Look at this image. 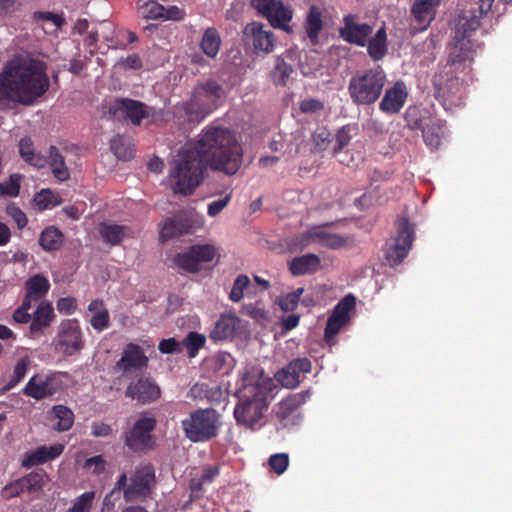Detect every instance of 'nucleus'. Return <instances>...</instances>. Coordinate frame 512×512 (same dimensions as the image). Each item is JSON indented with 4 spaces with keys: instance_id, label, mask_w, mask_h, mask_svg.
Returning a JSON list of instances; mask_svg holds the SVG:
<instances>
[{
    "instance_id": "nucleus-1",
    "label": "nucleus",
    "mask_w": 512,
    "mask_h": 512,
    "mask_svg": "<svg viewBox=\"0 0 512 512\" xmlns=\"http://www.w3.org/2000/svg\"><path fill=\"white\" fill-rule=\"evenodd\" d=\"M50 87L47 64L29 55L16 54L0 71V111L12 105H34Z\"/></svg>"
},
{
    "instance_id": "nucleus-2",
    "label": "nucleus",
    "mask_w": 512,
    "mask_h": 512,
    "mask_svg": "<svg viewBox=\"0 0 512 512\" xmlns=\"http://www.w3.org/2000/svg\"><path fill=\"white\" fill-rule=\"evenodd\" d=\"M242 152L228 128L208 126L197 141L188 142L182 148L181 160H239Z\"/></svg>"
},
{
    "instance_id": "nucleus-3",
    "label": "nucleus",
    "mask_w": 512,
    "mask_h": 512,
    "mask_svg": "<svg viewBox=\"0 0 512 512\" xmlns=\"http://www.w3.org/2000/svg\"><path fill=\"white\" fill-rule=\"evenodd\" d=\"M208 168L214 173L233 176L240 165L238 162H176L169 174V185L174 194L192 195L203 182Z\"/></svg>"
},
{
    "instance_id": "nucleus-4",
    "label": "nucleus",
    "mask_w": 512,
    "mask_h": 512,
    "mask_svg": "<svg viewBox=\"0 0 512 512\" xmlns=\"http://www.w3.org/2000/svg\"><path fill=\"white\" fill-rule=\"evenodd\" d=\"M244 382L239 402L234 409V417L237 423L252 427L262 418L263 411L267 409L268 395L274 384L270 378H262L255 383L245 379Z\"/></svg>"
},
{
    "instance_id": "nucleus-5",
    "label": "nucleus",
    "mask_w": 512,
    "mask_h": 512,
    "mask_svg": "<svg viewBox=\"0 0 512 512\" xmlns=\"http://www.w3.org/2000/svg\"><path fill=\"white\" fill-rule=\"evenodd\" d=\"M223 94V87L219 83L207 80L194 88L189 101L177 104L175 111H183L189 121L200 123L219 107Z\"/></svg>"
},
{
    "instance_id": "nucleus-6",
    "label": "nucleus",
    "mask_w": 512,
    "mask_h": 512,
    "mask_svg": "<svg viewBox=\"0 0 512 512\" xmlns=\"http://www.w3.org/2000/svg\"><path fill=\"white\" fill-rule=\"evenodd\" d=\"M386 82V73L380 66L356 72L347 88L352 103L356 106L373 105L380 98Z\"/></svg>"
},
{
    "instance_id": "nucleus-7",
    "label": "nucleus",
    "mask_w": 512,
    "mask_h": 512,
    "mask_svg": "<svg viewBox=\"0 0 512 512\" xmlns=\"http://www.w3.org/2000/svg\"><path fill=\"white\" fill-rule=\"evenodd\" d=\"M222 426V415L214 408H197L181 421L185 437L193 443L217 438Z\"/></svg>"
},
{
    "instance_id": "nucleus-8",
    "label": "nucleus",
    "mask_w": 512,
    "mask_h": 512,
    "mask_svg": "<svg viewBox=\"0 0 512 512\" xmlns=\"http://www.w3.org/2000/svg\"><path fill=\"white\" fill-rule=\"evenodd\" d=\"M396 235L386 241L384 257L390 267L403 262L412 248L415 236V224L406 215H401L395 221Z\"/></svg>"
},
{
    "instance_id": "nucleus-9",
    "label": "nucleus",
    "mask_w": 512,
    "mask_h": 512,
    "mask_svg": "<svg viewBox=\"0 0 512 512\" xmlns=\"http://www.w3.org/2000/svg\"><path fill=\"white\" fill-rule=\"evenodd\" d=\"M446 68L436 72L433 77L435 98L444 106H459L464 96L463 84L451 69Z\"/></svg>"
},
{
    "instance_id": "nucleus-10",
    "label": "nucleus",
    "mask_w": 512,
    "mask_h": 512,
    "mask_svg": "<svg viewBox=\"0 0 512 512\" xmlns=\"http://www.w3.org/2000/svg\"><path fill=\"white\" fill-rule=\"evenodd\" d=\"M251 5L273 28L291 31L289 23L293 18V10L282 0H251Z\"/></svg>"
},
{
    "instance_id": "nucleus-11",
    "label": "nucleus",
    "mask_w": 512,
    "mask_h": 512,
    "mask_svg": "<svg viewBox=\"0 0 512 512\" xmlns=\"http://www.w3.org/2000/svg\"><path fill=\"white\" fill-rule=\"evenodd\" d=\"M53 345L55 350L64 356H72L80 352L84 348V341L78 321L75 319L62 321Z\"/></svg>"
},
{
    "instance_id": "nucleus-12",
    "label": "nucleus",
    "mask_w": 512,
    "mask_h": 512,
    "mask_svg": "<svg viewBox=\"0 0 512 512\" xmlns=\"http://www.w3.org/2000/svg\"><path fill=\"white\" fill-rule=\"evenodd\" d=\"M156 427L154 417H141L125 432V445L132 452H146L153 448L152 431Z\"/></svg>"
},
{
    "instance_id": "nucleus-13",
    "label": "nucleus",
    "mask_w": 512,
    "mask_h": 512,
    "mask_svg": "<svg viewBox=\"0 0 512 512\" xmlns=\"http://www.w3.org/2000/svg\"><path fill=\"white\" fill-rule=\"evenodd\" d=\"M215 255L216 249L213 245H192L187 251L177 254L174 263L187 272L196 273L200 270L202 263L211 262Z\"/></svg>"
},
{
    "instance_id": "nucleus-14",
    "label": "nucleus",
    "mask_w": 512,
    "mask_h": 512,
    "mask_svg": "<svg viewBox=\"0 0 512 512\" xmlns=\"http://www.w3.org/2000/svg\"><path fill=\"white\" fill-rule=\"evenodd\" d=\"M154 482L155 471L152 465L138 467L130 478V484L124 489L125 500L132 501L138 497L148 496Z\"/></svg>"
},
{
    "instance_id": "nucleus-15",
    "label": "nucleus",
    "mask_w": 512,
    "mask_h": 512,
    "mask_svg": "<svg viewBox=\"0 0 512 512\" xmlns=\"http://www.w3.org/2000/svg\"><path fill=\"white\" fill-rule=\"evenodd\" d=\"M125 396L141 404H150L160 398L161 389L152 377L141 375L128 384Z\"/></svg>"
},
{
    "instance_id": "nucleus-16",
    "label": "nucleus",
    "mask_w": 512,
    "mask_h": 512,
    "mask_svg": "<svg viewBox=\"0 0 512 512\" xmlns=\"http://www.w3.org/2000/svg\"><path fill=\"white\" fill-rule=\"evenodd\" d=\"M357 16L348 14L343 17V26L339 28L340 37L347 43L365 47L372 35L373 27L368 23H358Z\"/></svg>"
},
{
    "instance_id": "nucleus-17",
    "label": "nucleus",
    "mask_w": 512,
    "mask_h": 512,
    "mask_svg": "<svg viewBox=\"0 0 512 512\" xmlns=\"http://www.w3.org/2000/svg\"><path fill=\"white\" fill-rule=\"evenodd\" d=\"M148 363L149 358L144 349L135 343H128L123 349L121 358L116 362L115 368L127 377L133 371L146 369Z\"/></svg>"
},
{
    "instance_id": "nucleus-18",
    "label": "nucleus",
    "mask_w": 512,
    "mask_h": 512,
    "mask_svg": "<svg viewBox=\"0 0 512 512\" xmlns=\"http://www.w3.org/2000/svg\"><path fill=\"white\" fill-rule=\"evenodd\" d=\"M312 362L307 357L295 358L275 375L277 381L286 388H296L301 383V375L310 373Z\"/></svg>"
},
{
    "instance_id": "nucleus-19",
    "label": "nucleus",
    "mask_w": 512,
    "mask_h": 512,
    "mask_svg": "<svg viewBox=\"0 0 512 512\" xmlns=\"http://www.w3.org/2000/svg\"><path fill=\"white\" fill-rule=\"evenodd\" d=\"M109 112L113 117L128 119L134 125H140L141 121L149 116L144 103L129 98L115 100Z\"/></svg>"
},
{
    "instance_id": "nucleus-20",
    "label": "nucleus",
    "mask_w": 512,
    "mask_h": 512,
    "mask_svg": "<svg viewBox=\"0 0 512 512\" xmlns=\"http://www.w3.org/2000/svg\"><path fill=\"white\" fill-rule=\"evenodd\" d=\"M441 0H416L411 7V15L416 26H410L411 34L415 35L419 32L427 30L431 22L435 19L437 8L440 6Z\"/></svg>"
},
{
    "instance_id": "nucleus-21",
    "label": "nucleus",
    "mask_w": 512,
    "mask_h": 512,
    "mask_svg": "<svg viewBox=\"0 0 512 512\" xmlns=\"http://www.w3.org/2000/svg\"><path fill=\"white\" fill-rule=\"evenodd\" d=\"M333 223H326L321 226H315L304 234L302 239L306 243H318L323 247L337 250L347 246L350 238L337 233H330L326 231V227L331 226Z\"/></svg>"
},
{
    "instance_id": "nucleus-22",
    "label": "nucleus",
    "mask_w": 512,
    "mask_h": 512,
    "mask_svg": "<svg viewBox=\"0 0 512 512\" xmlns=\"http://www.w3.org/2000/svg\"><path fill=\"white\" fill-rule=\"evenodd\" d=\"M60 389L54 374H36L30 378L24 388V394L36 400L52 396Z\"/></svg>"
},
{
    "instance_id": "nucleus-23",
    "label": "nucleus",
    "mask_w": 512,
    "mask_h": 512,
    "mask_svg": "<svg viewBox=\"0 0 512 512\" xmlns=\"http://www.w3.org/2000/svg\"><path fill=\"white\" fill-rule=\"evenodd\" d=\"M244 36L256 53H271L274 49V34L270 30H265L262 23L248 24L244 29Z\"/></svg>"
},
{
    "instance_id": "nucleus-24",
    "label": "nucleus",
    "mask_w": 512,
    "mask_h": 512,
    "mask_svg": "<svg viewBox=\"0 0 512 512\" xmlns=\"http://www.w3.org/2000/svg\"><path fill=\"white\" fill-rule=\"evenodd\" d=\"M408 93L403 81H397L386 89L383 98L379 103V109L385 114H396L404 106Z\"/></svg>"
},
{
    "instance_id": "nucleus-25",
    "label": "nucleus",
    "mask_w": 512,
    "mask_h": 512,
    "mask_svg": "<svg viewBox=\"0 0 512 512\" xmlns=\"http://www.w3.org/2000/svg\"><path fill=\"white\" fill-rule=\"evenodd\" d=\"M193 228L191 216L186 212H180L165 220L160 229L161 241H167L174 237L190 233Z\"/></svg>"
},
{
    "instance_id": "nucleus-26",
    "label": "nucleus",
    "mask_w": 512,
    "mask_h": 512,
    "mask_svg": "<svg viewBox=\"0 0 512 512\" xmlns=\"http://www.w3.org/2000/svg\"><path fill=\"white\" fill-rule=\"evenodd\" d=\"M64 449L65 446L61 443L51 446H40L35 450L25 453L21 465L24 468H31L44 464L59 457L63 453Z\"/></svg>"
},
{
    "instance_id": "nucleus-27",
    "label": "nucleus",
    "mask_w": 512,
    "mask_h": 512,
    "mask_svg": "<svg viewBox=\"0 0 512 512\" xmlns=\"http://www.w3.org/2000/svg\"><path fill=\"white\" fill-rule=\"evenodd\" d=\"M240 319L232 314H223L215 322L209 333V338L214 342L232 339L239 329Z\"/></svg>"
},
{
    "instance_id": "nucleus-28",
    "label": "nucleus",
    "mask_w": 512,
    "mask_h": 512,
    "mask_svg": "<svg viewBox=\"0 0 512 512\" xmlns=\"http://www.w3.org/2000/svg\"><path fill=\"white\" fill-rule=\"evenodd\" d=\"M304 398L300 394H293L283 399L277 406L275 415L284 427L294 425L298 419V408Z\"/></svg>"
},
{
    "instance_id": "nucleus-29",
    "label": "nucleus",
    "mask_w": 512,
    "mask_h": 512,
    "mask_svg": "<svg viewBox=\"0 0 512 512\" xmlns=\"http://www.w3.org/2000/svg\"><path fill=\"white\" fill-rule=\"evenodd\" d=\"M454 43L450 49L448 65H456L466 61H473L475 44L470 38L454 35Z\"/></svg>"
},
{
    "instance_id": "nucleus-30",
    "label": "nucleus",
    "mask_w": 512,
    "mask_h": 512,
    "mask_svg": "<svg viewBox=\"0 0 512 512\" xmlns=\"http://www.w3.org/2000/svg\"><path fill=\"white\" fill-rule=\"evenodd\" d=\"M322 18V9L317 5L310 6L303 27L312 45L318 44L319 35L324 27Z\"/></svg>"
},
{
    "instance_id": "nucleus-31",
    "label": "nucleus",
    "mask_w": 512,
    "mask_h": 512,
    "mask_svg": "<svg viewBox=\"0 0 512 512\" xmlns=\"http://www.w3.org/2000/svg\"><path fill=\"white\" fill-rule=\"evenodd\" d=\"M288 265L289 271L293 276L314 274L320 268V258L316 254L308 253L294 257Z\"/></svg>"
},
{
    "instance_id": "nucleus-32",
    "label": "nucleus",
    "mask_w": 512,
    "mask_h": 512,
    "mask_svg": "<svg viewBox=\"0 0 512 512\" xmlns=\"http://www.w3.org/2000/svg\"><path fill=\"white\" fill-rule=\"evenodd\" d=\"M54 317V309L51 303L41 302L31 318L30 333L35 335L43 332L45 328L50 326Z\"/></svg>"
},
{
    "instance_id": "nucleus-33",
    "label": "nucleus",
    "mask_w": 512,
    "mask_h": 512,
    "mask_svg": "<svg viewBox=\"0 0 512 512\" xmlns=\"http://www.w3.org/2000/svg\"><path fill=\"white\" fill-rule=\"evenodd\" d=\"M367 53L369 57L377 62L382 60L388 53V40L385 26H381L374 36L367 39Z\"/></svg>"
},
{
    "instance_id": "nucleus-34",
    "label": "nucleus",
    "mask_w": 512,
    "mask_h": 512,
    "mask_svg": "<svg viewBox=\"0 0 512 512\" xmlns=\"http://www.w3.org/2000/svg\"><path fill=\"white\" fill-rule=\"evenodd\" d=\"M423 139L425 144L431 150L440 148L443 139L447 136V126L442 120L431 121L425 128H423Z\"/></svg>"
},
{
    "instance_id": "nucleus-35",
    "label": "nucleus",
    "mask_w": 512,
    "mask_h": 512,
    "mask_svg": "<svg viewBox=\"0 0 512 512\" xmlns=\"http://www.w3.org/2000/svg\"><path fill=\"white\" fill-rule=\"evenodd\" d=\"M64 243V234L56 226H47L39 236V245L46 252L58 251Z\"/></svg>"
},
{
    "instance_id": "nucleus-36",
    "label": "nucleus",
    "mask_w": 512,
    "mask_h": 512,
    "mask_svg": "<svg viewBox=\"0 0 512 512\" xmlns=\"http://www.w3.org/2000/svg\"><path fill=\"white\" fill-rule=\"evenodd\" d=\"M481 16L476 9L466 11L459 19L455 29V35L458 37L470 38L471 33L475 32L481 25Z\"/></svg>"
},
{
    "instance_id": "nucleus-37",
    "label": "nucleus",
    "mask_w": 512,
    "mask_h": 512,
    "mask_svg": "<svg viewBox=\"0 0 512 512\" xmlns=\"http://www.w3.org/2000/svg\"><path fill=\"white\" fill-rule=\"evenodd\" d=\"M99 233L104 242L111 245H118L124 237L130 236L131 230L127 226L112 223H102Z\"/></svg>"
},
{
    "instance_id": "nucleus-38",
    "label": "nucleus",
    "mask_w": 512,
    "mask_h": 512,
    "mask_svg": "<svg viewBox=\"0 0 512 512\" xmlns=\"http://www.w3.org/2000/svg\"><path fill=\"white\" fill-rule=\"evenodd\" d=\"M88 310L92 314L90 324L95 330L103 331L109 327V313L103 301L98 299L91 301Z\"/></svg>"
},
{
    "instance_id": "nucleus-39",
    "label": "nucleus",
    "mask_w": 512,
    "mask_h": 512,
    "mask_svg": "<svg viewBox=\"0 0 512 512\" xmlns=\"http://www.w3.org/2000/svg\"><path fill=\"white\" fill-rule=\"evenodd\" d=\"M110 148L117 160H131L135 157L134 145L129 137L116 135L111 139Z\"/></svg>"
},
{
    "instance_id": "nucleus-40",
    "label": "nucleus",
    "mask_w": 512,
    "mask_h": 512,
    "mask_svg": "<svg viewBox=\"0 0 512 512\" xmlns=\"http://www.w3.org/2000/svg\"><path fill=\"white\" fill-rule=\"evenodd\" d=\"M334 143L333 135L327 127L321 126L315 129L311 135V150L313 152L331 151Z\"/></svg>"
},
{
    "instance_id": "nucleus-41",
    "label": "nucleus",
    "mask_w": 512,
    "mask_h": 512,
    "mask_svg": "<svg viewBox=\"0 0 512 512\" xmlns=\"http://www.w3.org/2000/svg\"><path fill=\"white\" fill-rule=\"evenodd\" d=\"M25 289L26 292L29 293L30 298L40 300L48 293L50 289V282L44 275L36 274L27 279L25 282Z\"/></svg>"
},
{
    "instance_id": "nucleus-42",
    "label": "nucleus",
    "mask_w": 512,
    "mask_h": 512,
    "mask_svg": "<svg viewBox=\"0 0 512 512\" xmlns=\"http://www.w3.org/2000/svg\"><path fill=\"white\" fill-rule=\"evenodd\" d=\"M220 44L221 39L218 31L213 27L207 28L200 43L202 51L208 57L214 58L219 52Z\"/></svg>"
},
{
    "instance_id": "nucleus-43",
    "label": "nucleus",
    "mask_w": 512,
    "mask_h": 512,
    "mask_svg": "<svg viewBox=\"0 0 512 512\" xmlns=\"http://www.w3.org/2000/svg\"><path fill=\"white\" fill-rule=\"evenodd\" d=\"M33 203L34 207L39 211H43L60 205L62 198L58 193L50 189H42L34 195Z\"/></svg>"
},
{
    "instance_id": "nucleus-44",
    "label": "nucleus",
    "mask_w": 512,
    "mask_h": 512,
    "mask_svg": "<svg viewBox=\"0 0 512 512\" xmlns=\"http://www.w3.org/2000/svg\"><path fill=\"white\" fill-rule=\"evenodd\" d=\"M356 299L352 294L344 296L339 303L335 306L333 314L334 319L338 320L340 324H346L349 320L350 312L355 308Z\"/></svg>"
},
{
    "instance_id": "nucleus-45",
    "label": "nucleus",
    "mask_w": 512,
    "mask_h": 512,
    "mask_svg": "<svg viewBox=\"0 0 512 512\" xmlns=\"http://www.w3.org/2000/svg\"><path fill=\"white\" fill-rule=\"evenodd\" d=\"M54 417L58 420L54 424V429L60 432L69 430L74 423V414L72 410L64 405H56L53 407Z\"/></svg>"
},
{
    "instance_id": "nucleus-46",
    "label": "nucleus",
    "mask_w": 512,
    "mask_h": 512,
    "mask_svg": "<svg viewBox=\"0 0 512 512\" xmlns=\"http://www.w3.org/2000/svg\"><path fill=\"white\" fill-rule=\"evenodd\" d=\"M206 337L195 331L189 332L182 341V347L186 348L189 358L197 356L200 349L205 346Z\"/></svg>"
},
{
    "instance_id": "nucleus-47",
    "label": "nucleus",
    "mask_w": 512,
    "mask_h": 512,
    "mask_svg": "<svg viewBox=\"0 0 512 512\" xmlns=\"http://www.w3.org/2000/svg\"><path fill=\"white\" fill-rule=\"evenodd\" d=\"M352 126L351 125H344L340 129L337 130L335 136H333L334 143L332 146V156L337 155L339 152H341L346 146L349 145L352 135Z\"/></svg>"
},
{
    "instance_id": "nucleus-48",
    "label": "nucleus",
    "mask_w": 512,
    "mask_h": 512,
    "mask_svg": "<svg viewBox=\"0 0 512 512\" xmlns=\"http://www.w3.org/2000/svg\"><path fill=\"white\" fill-rule=\"evenodd\" d=\"M44 477L45 473L43 470L40 471H33L29 473L28 475L22 477V481L24 483V488L27 492H37L39 491L43 485H44Z\"/></svg>"
},
{
    "instance_id": "nucleus-49",
    "label": "nucleus",
    "mask_w": 512,
    "mask_h": 512,
    "mask_svg": "<svg viewBox=\"0 0 512 512\" xmlns=\"http://www.w3.org/2000/svg\"><path fill=\"white\" fill-rule=\"evenodd\" d=\"M303 292H304V288L300 287V288H297L295 291L290 292V293L286 294L285 296L279 298L278 304H279L281 310H283L285 312L294 311L298 306V303L300 301V298H301Z\"/></svg>"
},
{
    "instance_id": "nucleus-50",
    "label": "nucleus",
    "mask_w": 512,
    "mask_h": 512,
    "mask_svg": "<svg viewBox=\"0 0 512 512\" xmlns=\"http://www.w3.org/2000/svg\"><path fill=\"white\" fill-rule=\"evenodd\" d=\"M141 13L142 15L151 20H161L163 17V13L165 11V6L162 4H159L156 1L150 0L146 3H144L141 7Z\"/></svg>"
},
{
    "instance_id": "nucleus-51",
    "label": "nucleus",
    "mask_w": 512,
    "mask_h": 512,
    "mask_svg": "<svg viewBox=\"0 0 512 512\" xmlns=\"http://www.w3.org/2000/svg\"><path fill=\"white\" fill-rule=\"evenodd\" d=\"M250 284V279L247 275L241 274L234 280L229 299L232 302H239L244 296V290Z\"/></svg>"
},
{
    "instance_id": "nucleus-52",
    "label": "nucleus",
    "mask_w": 512,
    "mask_h": 512,
    "mask_svg": "<svg viewBox=\"0 0 512 512\" xmlns=\"http://www.w3.org/2000/svg\"><path fill=\"white\" fill-rule=\"evenodd\" d=\"M95 496V491L84 492L75 499L71 507L78 512H90Z\"/></svg>"
},
{
    "instance_id": "nucleus-53",
    "label": "nucleus",
    "mask_w": 512,
    "mask_h": 512,
    "mask_svg": "<svg viewBox=\"0 0 512 512\" xmlns=\"http://www.w3.org/2000/svg\"><path fill=\"white\" fill-rule=\"evenodd\" d=\"M289 465V456L286 453L273 454L269 458L270 469L277 475L283 474Z\"/></svg>"
},
{
    "instance_id": "nucleus-54",
    "label": "nucleus",
    "mask_w": 512,
    "mask_h": 512,
    "mask_svg": "<svg viewBox=\"0 0 512 512\" xmlns=\"http://www.w3.org/2000/svg\"><path fill=\"white\" fill-rule=\"evenodd\" d=\"M77 151V147L67 143L61 144V149L56 146H51L49 150L50 160H64L65 157L69 156V152L75 156H79Z\"/></svg>"
},
{
    "instance_id": "nucleus-55",
    "label": "nucleus",
    "mask_w": 512,
    "mask_h": 512,
    "mask_svg": "<svg viewBox=\"0 0 512 512\" xmlns=\"http://www.w3.org/2000/svg\"><path fill=\"white\" fill-rule=\"evenodd\" d=\"M24 483L22 479H17L9 484H7L1 490V497L3 499L9 500L11 498L19 496L21 493L25 492Z\"/></svg>"
},
{
    "instance_id": "nucleus-56",
    "label": "nucleus",
    "mask_w": 512,
    "mask_h": 512,
    "mask_svg": "<svg viewBox=\"0 0 512 512\" xmlns=\"http://www.w3.org/2000/svg\"><path fill=\"white\" fill-rule=\"evenodd\" d=\"M232 198V191L226 193L221 199L215 200L208 204L207 214L210 217H215L222 212V210L229 204Z\"/></svg>"
},
{
    "instance_id": "nucleus-57",
    "label": "nucleus",
    "mask_w": 512,
    "mask_h": 512,
    "mask_svg": "<svg viewBox=\"0 0 512 512\" xmlns=\"http://www.w3.org/2000/svg\"><path fill=\"white\" fill-rule=\"evenodd\" d=\"M106 461L102 455H96L86 459L84 468L91 470L95 475H100L104 472Z\"/></svg>"
},
{
    "instance_id": "nucleus-58",
    "label": "nucleus",
    "mask_w": 512,
    "mask_h": 512,
    "mask_svg": "<svg viewBox=\"0 0 512 512\" xmlns=\"http://www.w3.org/2000/svg\"><path fill=\"white\" fill-rule=\"evenodd\" d=\"M158 349L162 354H174L182 351V342L175 338L163 339L158 345Z\"/></svg>"
},
{
    "instance_id": "nucleus-59",
    "label": "nucleus",
    "mask_w": 512,
    "mask_h": 512,
    "mask_svg": "<svg viewBox=\"0 0 512 512\" xmlns=\"http://www.w3.org/2000/svg\"><path fill=\"white\" fill-rule=\"evenodd\" d=\"M28 369V361L21 359L17 362L14 367L12 377L9 381V386L13 387L17 385L26 375Z\"/></svg>"
},
{
    "instance_id": "nucleus-60",
    "label": "nucleus",
    "mask_w": 512,
    "mask_h": 512,
    "mask_svg": "<svg viewBox=\"0 0 512 512\" xmlns=\"http://www.w3.org/2000/svg\"><path fill=\"white\" fill-rule=\"evenodd\" d=\"M6 212L15 221L18 229H23L27 225V216L19 207L15 205H9L6 209Z\"/></svg>"
},
{
    "instance_id": "nucleus-61",
    "label": "nucleus",
    "mask_w": 512,
    "mask_h": 512,
    "mask_svg": "<svg viewBox=\"0 0 512 512\" xmlns=\"http://www.w3.org/2000/svg\"><path fill=\"white\" fill-rule=\"evenodd\" d=\"M56 307L61 314L71 315L77 309V302L73 297H63L57 301Z\"/></svg>"
},
{
    "instance_id": "nucleus-62",
    "label": "nucleus",
    "mask_w": 512,
    "mask_h": 512,
    "mask_svg": "<svg viewBox=\"0 0 512 512\" xmlns=\"http://www.w3.org/2000/svg\"><path fill=\"white\" fill-rule=\"evenodd\" d=\"M299 108L302 113H317L324 109V104L318 99L307 98L301 101Z\"/></svg>"
},
{
    "instance_id": "nucleus-63",
    "label": "nucleus",
    "mask_w": 512,
    "mask_h": 512,
    "mask_svg": "<svg viewBox=\"0 0 512 512\" xmlns=\"http://www.w3.org/2000/svg\"><path fill=\"white\" fill-rule=\"evenodd\" d=\"M207 388L208 384L206 383H195L189 389L187 397L194 401H204L207 398Z\"/></svg>"
},
{
    "instance_id": "nucleus-64",
    "label": "nucleus",
    "mask_w": 512,
    "mask_h": 512,
    "mask_svg": "<svg viewBox=\"0 0 512 512\" xmlns=\"http://www.w3.org/2000/svg\"><path fill=\"white\" fill-rule=\"evenodd\" d=\"M186 16V12L184 9L172 5L165 7V11L163 13L162 21H181Z\"/></svg>"
}]
</instances>
